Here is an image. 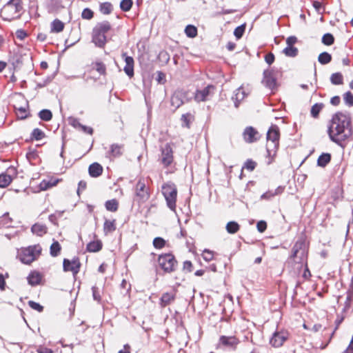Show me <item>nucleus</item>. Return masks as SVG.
Segmentation results:
<instances>
[{
    "instance_id": "1",
    "label": "nucleus",
    "mask_w": 353,
    "mask_h": 353,
    "mask_svg": "<svg viewBox=\"0 0 353 353\" xmlns=\"http://www.w3.org/2000/svg\"><path fill=\"white\" fill-rule=\"evenodd\" d=\"M327 134L332 142L344 148L345 142L352 135L350 117L341 112L335 113L330 120Z\"/></svg>"
},
{
    "instance_id": "2",
    "label": "nucleus",
    "mask_w": 353,
    "mask_h": 353,
    "mask_svg": "<svg viewBox=\"0 0 353 353\" xmlns=\"http://www.w3.org/2000/svg\"><path fill=\"white\" fill-rule=\"evenodd\" d=\"M112 26L108 21L99 23L93 28L92 32V41L97 47L104 48L107 42L106 33Z\"/></svg>"
},
{
    "instance_id": "3",
    "label": "nucleus",
    "mask_w": 353,
    "mask_h": 353,
    "mask_svg": "<svg viewBox=\"0 0 353 353\" xmlns=\"http://www.w3.org/2000/svg\"><path fill=\"white\" fill-rule=\"evenodd\" d=\"M23 10L22 0H10L1 10L4 19L11 21L19 19Z\"/></svg>"
},
{
    "instance_id": "4",
    "label": "nucleus",
    "mask_w": 353,
    "mask_h": 353,
    "mask_svg": "<svg viewBox=\"0 0 353 353\" xmlns=\"http://www.w3.org/2000/svg\"><path fill=\"white\" fill-rule=\"evenodd\" d=\"M307 252L303 238H299L294 243L290 259L296 263H304L307 260Z\"/></svg>"
},
{
    "instance_id": "5",
    "label": "nucleus",
    "mask_w": 353,
    "mask_h": 353,
    "mask_svg": "<svg viewBox=\"0 0 353 353\" xmlns=\"http://www.w3.org/2000/svg\"><path fill=\"white\" fill-rule=\"evenodd\" d=\"M280 132L276 125H272L267 132L266 148L270 155L275 153L279 145Z\"/></svg>"
},
{
    "instance_id": "6",
    "label": "nucleus",
    "mask_w": 353,
    "mask_h": 353,
    "mask_svg": "<svg viewBox=\"0 0 353 353\" xmlns=\"http://www.w3.org/2000/svg\"><path fill=\"white\" fill-rule=\"evenodd\" d=\"M162 194L166 201L168 207L172 211L176 209L177 189L172 183H167L162 185Z\"/></svg>"
},
{
    "instance_id": "7",
    "label": "nucleus",
    "mask_w": 353,
    "mask_h": 353,
    "mask_svg": "<svg viewBox=\"0 0 353 353\" xmlns=\"http://www.w3.org/2000/svg\"><path fill=\"white\" fill-rule=\"evenodd\" d=\"M134 201L141 204L147 201L150 198L149 188L147 186L145 179H139L134 187Z\"/></svg>"
},
{
    "instance_id": "8",
    "label": "nucleus",
    "mask_w": 353,
    "mask_h": 353,
    "mask_svg": "<svg viewBox=\"0 0 353 353\" xmlns=\"http://www.w3.org/2000/svg\"><path fill=\"white\" fill-rule=\"evenodd\" d=\"M41 247L39 245L29 246L21 250L19 258L22 263L30 264L37 259L41 254Z\"/></svg>"
},
{
    "instance_id": "9",
    "label": "nucleus",
    "mask_w": 353,
    "mask_h": 353,
    "mask_svg": "<svg viewBox=\"0 0 353 353\" xmlns=\"http://www.w3.org/2000/svg\"><path fill=\"white\" fill-rule=\"evenodd\" d=\"M159 265L161 268L168 273L174 272L177 265V261L172 254H163L159 255L158 258Z\"/></svg>"
},
{
    "instance_id": "10",
    "label": "nucleus",
    "mask_w": 353,
    "mask_h": 353,
    "mask_svg": "<svg viewBox=\"0 0 353 353\" xmlns=\"http://www.w3.org/2000/svg\"><path fill=\"white\" fill-rule=\"evenodd\" d=\"M289 332L285 329H276L270 339V345L274 347H280L288 339Z\"/></svg>"
},
{
    "instance_id": "11",
    "label": "nucleus",
    "mask_w": 353,
    "mask_h": 353,
    "mask_svg": "<svg viewBox=\"0 0 353 353\" xmlns=\"http://www.w3.org/2000/svg\"><path fill=\"white\" fill-rule=\"evenodd\" d=\"M215 87L208 85L202 90H197L194 94V100L199 103L209 100L214 94Z\"/></svg>"
},
{
    "instance_id": "12",
    "label": "nucleus",
    "mask_w": 353,
    "mask_h": 353,
    "mask_svg": "<svg viewBox=\"0 0 353 353\" xmlns=\"http://www.w3.org/2000/svg\"><path fill=\"white\" fill-rule=\"evenodd\" d=\"M159 161L164 167L169 166L173 162V150L169 144H165L161 148Z\"/></svg>"
},
{
    "instance_id": "13",
    "label": "nucleus",
    "mask_w": 353,
    "mask_h": 353,
    "mask_svg": "<svg viewBox=\"0 0 353 353\" xmlns=\"http://www.w3.org/2000/svg\"><path fill=\"white\" fill-rule=\"evenodd\" d=\"M262 83L270 90H274L276 87V79L273 70H266L263 72Z\"/></svg>"
},
{
    "instance_id": "14",
    "label": "nucleus",
    "mask_w": 353,
    "mask_h": 353,
    "mask_svg": "<svg viewBox=\"0 0 353 353\" xmlns=\"http://www.w3.org/2000/svg\"><path fill=\"white\" fill-rule=\"evenodd\" d=\"M80 262L78 259H74L70 261L65 259L63 262V268L65 272H72L73 274H77L80 270Z\"/></svg>"
},
{
    "instance_id": "15",
    "label": "nucleus",
    "mask_w": 353,
    "mask_h": 353,
    "mask_svg": "<svg viewBox=\"0 0 353 353\" xmlns=\"http://www.w3.org/2000/svg\"><path fill=\"white\" fill-rule=\"evenodd\" d=\"M240 343L239 339L235 336H221L219 340V345H222L225 347H229L234 350L236 349L238 344Z\"/></svg>"
},
{
    "instance_id": "16",
    "label": "nucleus",
    "mask_w": 353,
    "mask_h": 353,
    "mask_svg": "<svg viewBox=\"0 0 353 353\" xmlns=\"http://www.w3.org/2000/svg\"><path fill=\"white\" fill-rule=\"evenodd\" d=\"M243 138L246 142L253 143L259 139V134L256 130L250 126L244 130Z\"/></svg>"
},
{
    "instance_id": "17",
    "label": "nucleus",
    "mask_w": 353,
    "mask_h": 353,
    "mask_svg": "<svg viewBox=\"0 0 353 353\" xmlns=\"http://www.w3.org/2000/svg\"><path fill=\"white\" fill-rule=\"evenodd\" d=\"M185 93L182 90H176L171 97V105L174 109L179 108L184 103Z\"/></svg>"
},
{
    "instance_id": "18",
    "label": "nucleus",
    "mask_w": 353,
    "mask_h": 353,
    "mask_svg": "<svg viewBox=\"0 0 353 353\" xmlns=\"http://www.w3.org/2000/svg\"><path fill=\"white\" fill-rule=\"evenodd\" d=\"M124 58L125 65L123 68L125 73L130 77L134 75V59L132 57L128 56L125 52L122 54Z\"/></svg>"
},
{
    "instance_id": "19",
    "label": "nucleus",
    "mask_w": 353,
    "mask_h": 353,
    "mask_svg": "<svg viewBox=\"0 0 353 353\" xmlns=\"http://www.w3.org/2000/svg\"><path fill=\"white\" fill-rule=\"evenodd\" d=\"M176 294L174 292L163 293L160 299V305L162 307H165L170 305L175 299Z\"/></svg>"
},
{
    "instance_id": "20",
    "label": "nucleus",
    "mask_w": 353,
    "mask_h": 353,
    "mask_svg": "<svg viewBox=\"0 0 353 353\" xmlns=\"http://www.w3.org/2000/svg\"><path fill=\"white\" fill-rule=\"evenodd\" d=\"M285 188L283 186H279L275 190H270L263 193L261 198V199L270 200L276 195L282 194L284 191Z\"/></svg>"
},
{
    "instance_id": "21",
    "label": "nucleus",
    "mask_w": 353,
    "mask_h": 353,
    "mask_svg": "<svg viewBox=\"0 0 353 353\" xmlns=\"http://www.w3.org/2000/svg\"><path fill=\"white\" fill-rule=\"evenodd\" d=\"M41 274L36 271L31 272L27 278L28 283L32 286L39 285L41 281Z\"/></svg>"
},
{
    "instance_id": "22",
    "label": "nucleus",
    "mask_w": 353,
    "mask_h": 353,
    "mask_svg": "<svg viewBox=\"0 0 353 353\" xmlns=\"http://www.w3.org/2000/svg\"><path fill=\"white\" fill-rule=\"evenodd\" d=\"M31 231L34 234L42 236L48 232V228L46 225L37 223L31 228Z\"/></svg>"
},
{
    "instance_id": "23",
    "label": "nucleus",
    "mask_w": 353,
    "mask_h": 353,
    "mask_svg": "<svg viewBox=\"0 0 353 353\" xmlns=\"http://www.w3.org/2000/svg\"><path fill=\"white\" fill-rule=\"evenodd\" d=\"M88 172L92 177H98L102 174L103 168L99 163H93L89 166Z\"/></svg>"
},
{
    "instance_id": "24",
    "label": "nucleus",
    "mask_w": 353,
    "mask_h": 353,
    "mask_svg": "<svg viewBox=\"0 0 353 353\" xmlns=\"http://www.w3.org/2000/svg\"><path fill=\"white\" fill-rule=\"evenodd\" d=\"M65 24L61 20L56 19L50 24L51 32L59 33L64 29Z\"/></svg>"
},
{
    "instance_id": "25",
    "label": "nucleus",
    "mask_w": 353,
    "mask_h": 353,
    "mask_svg": "<svg viewBox=\"0 0 353 353\" xmlns=\"http://www.w3.org/2000/svg\"><path fill=\"white\" fill-rule=\"evenodd\" d=\"M115 220H105L103 224V232L105 235L113 232L116 230Z\"/></svg>"
},
{
    "instance_id": "26",
    "label": "nucleus",
    "mask_w": 353,
    "mask_h": 353,
    "mask_svg": "<svg viewBox=\"0 0 353 353\" xmlns=\"http://www.w3.org/2000/svg\"><path fill=\"white\" fill-rule=\"evenodd\" d=\"M102 243L101 241H93L90 242L86 247V250L90 252H97L101 250Z\"/></svg>"
},
{
    "instance_id": "27",
    "label": "nucleus",
    "mask_w": 353,
    "mask_h": 353,
    "mask_svg": "<svg viewBox=\"0 0 353 353\" xmlns=\"http://www.w3.org/2000/svg\"><path fill=\"white\" fill-rule=\"evenodd\" d=\"M59 182L58 179H49V180H43L40 184L39 188L41 190H46L50 188L55 186Z\"/></svg>"
},
{
    "instance_id": "28",
    "label": "nucleus",
    "mask_w": 353,
    "mask_h": 353,
    "mask_svg": "<svg viewBox=\"0 0 353 353\" xmlns=\"http://www.w3.org/2000/svg\"><path fill=\"white\" fill-rule=\"evenodd\" d=\"M331 160V155L329 153H323L317 160V165L320 167H325Z\"/></svg>"
},
{
    "instance_id": "29",
    "label": "nucleus",
    "mask_w": 353,
    "mask_h": 353,
    "mask_svg": "<svg viewBox=\"0 0 353 353\" xmlns=\"http://www.w3.org/2000/svg\"><path fill=\"white\" fill-rule=\"evenodd\" d=\"M245 96H246V94H245L244 90L243 89V88L241 87L236 90L234 96L232 97L236 101V102H235L236 107H238L239 103L240 101H241L242 100H243V99L245 97Z\"/></svg>"
},
{
    "instance_id": "30",
    "label": "nucleus",
    "mask_w": 353,
    "mask_h": 353,
    "mask_svg": "<svg viewBox=\"0 0 353 353\" xmlns=\"http://www.w3.org/2000/svg\"><path fill=\"white\" fill-rule=\"evenodd\" d=\"M123 152V146L119 144H112L110 146V154L115 158L121 156Z\"/></svg>"
},
{
    "instance_id": "31",
    "label": "nucleus",
    "mask_w": 353,
    "mask_h": 353,
    "mask_svg": "<svg viewBox=\"0 0 353 353\" xmlns=\"http://www.w3.org/2000/svg\"><path fill=\"white\" fill-rule=\"evenodd\" d=\"M105 209L110 212H116L119 208V202L117 199H112L111 200H108L105 203Z\"/></svg>"
},
{
    "instance_id": "32",
    "label": "nucleus",
    "mask_w": 353,
    "mask_h": 353,
    "mask_svg": "<svg viewBox=\"0 0 353 353\" xmlns=\"http://www.w3.org/2000/svg\"><path fill=\"white\" fill-rule=\"evenodd\" d=\"M330 81L333 85H342L343 83V76L341 72H335L331 74Z\"/></svg>"
},
{
    "instance_id": "33",
    "label": "nucleus",
    "mask_w": 353,
    "mask_h": 353,
    "mask_svg": "<svg viewBox=\"0 0 353 353\" xmlns=\"http://www.w3.org/2000/svg\"><path fill=\"white\" fill-rule=\"evenodd\" d=\"M225 228L228 233L235 234L239 230L240 225L236 221H229L227 223Z\"/></svg>"
},
{
    "instance_id": "34",
    "label": "nucleus",
    "mask_w": 353,
    "mask_h": 353,
    "mask_svg": "<svg viewBox=\"0 0 353 353\" xmlns=\"http://www.w3.org/2000/svg\"><path fill=\"white\" fill-rule=\"evenodd\" d=\"M182 126L188 128H190V123L194 120V116L190 113L183 114L181 116Z\"/></svg>"
},
{
    "instance_id": "35",
    "label": "nucleus",
    "mask_w": 353,
    "mask_h": 353,
    "mask_svg": "<svg viewBox=\"0 0 353 353\" xmlns=\"http://www.w3.org/2000/svg\"><path fill=\"white\" fill-rule=\"evenodd\" d=\"M12 178L10 175L2 173L0 174V188H6L12 182Z\"/></svg>"
},
{
    "instance_id": "36",
    "label": "nucleus",
    "mask_w": 353,
    "mask_h": 353,
    "mask_svg": "<svg viewBox=\"0 0 353 353\" xmlns=\"http://www.w3.org/2000/svg\"><path fill=\"white\" fill-rule=\"evenodd\" d=\"M318 61L322 65L327 64L332 61V56L328 52H323L319 55Z\"/></svg>"
},
{
    "instance_id": "37",
    "label": "nucleus",
    "mask_w": 353,
    "mask_h": 353,
    "mask_svg": "<svg viewBox=\"0 0 353 353\" xmlns=\"http://www.w3.org/2000/svg\"><path fill=\"white\" fill-rule=\"evenodd\" d=\"M39 118L45 121H49L52 119V114L50 110L43 109L39 112Z\"/></svg>"
},
{
    "instance_id": "38",
    "label": "nucleus",
    "mask_w": 353,
    "mask_h": 353,
    "mask_svg": "<svg viewBox=\"0 0 353 353\" xmlns=\"http://www.w3.org/2000/svg\"><path fill=\"white\" fill-rule=\"evenodd\" d=\"M112 10V5L110 2H104L100 5V12L103 14H110Z\"/></svg>"
},
{
    "instance_id": "39",
    "label": "nucleus",
    "mask_w": 353,
    "mask_h": 353,
    "mask_svg": "<svg viewBox=\"0 0 353 353\" xmlns=\"http://www.w3.org/2000/svg\"><path fill=\"white\" fill-rule=\"evenodd\" d=\"M12 223V219L9 216L8 213H5L0 218V226L10 228Z\"/></svg>"
},
{
    "instance_id": "40",
    "label": "nucleus",
    "mask_w": 353,
    "mask_h": 353,
    "mask_svg": "<svg viewBox=\"0 0 353 353\" xmlns=\"http://www.w3.org/2000/svg\"><path fill=\"white\" fill-rule=\"evenodd\" d=\"M185 33L187 37L194 38L197 35V29L192 25H188L185 28Z\"/></svg>"
},
{
    "instance_id": "41",
    "label": "nucleus",
    "mask_w": 353,
    "mask_h": 353,
    "mask_svg": "<svg viewBox=\"0 0 353 353\" xmlns=\"http://www.w3.org/2000/svg\"><path fill=\"white\" fill-rule=\"evenodd\" d=\"M94 68L101 74L105 75L106 74V66L101 61H96L93 63Z\"/></svg>"
},
{
    "instance_id": "42",
    "label": "nucleus",
    "mask_w": 353,
    "mask_h": 353,
    "mask_svg": "<svg viewBox=\"0 0 353 353\" xmlns=\"http://www.w3.org/2000/svg\"><path fill=\"white\" fill-rule=\"evenodd\" d=\"M323 108V103H315L314 105H313L312 106L311 111H310L312 117L314 118H317L319 114V112L321 111Z\"/></svg>"
},
{
    "instance_id": "43",
    "label": "nucleus",
    "mask_w": 353,
    "mask_h": 353,
    "mask_svg": "<svg viewBox=\"0 0 353 353\" xmlns=\"http://www.w3.org/2000/svg\"><path fill=\"white\" fill-rule=\"evenodd\" d=\"M283 52L287 57H294L298 54V49L293 46H287Z\"/></svg>"
},
{
    "instance_id": "44",
    "label": "nucleus",
    "mask_w": 353,
    "mask_h": 353,
    "mask_svg": "<svg viewBox=\"0 0 353 353\" xmlns=\"http://www.w3.org/2000/svg\"><path fill=\"white\" fill-rule=\"evenodd\" d=\"M61 245L58 241H54L50 246V254L52 256H57L61 251Z\"/></svg>"
},
{
    "instance_id": "45",
    "label": "nucleus",
    "mask_w": 353,
    "mask_h": 353,
    "mask_svg": "<svg viewBox=\"0 0 353 353\" xmlns=\"http://www.w3.org/2000/svg\"><path fill=\"white\" fill-rule=\"evenodd\" d=\"M17 117L20 119H26L28 117L26 107H15Z\"/></svg>"
},
{
    "instance_id": "46",
    "label": "nucleus",
    "mask_w": 353,
    "mask_h": 353,
    "mask_svg": "<svg viewBox=\"0 0 353 353\" xmlns=\"http://www.w3.org/2000/svg\"><path fill=\"white\" fill-rule=\"evenodd\" d=\"M31 136L32 139L39 141L45 137V133L41 130L35 128L33 130Z\"/></svg>"
},
{
    "instance_id": "47",
    "label": "nucleus",
    "mask_w": 353,
    "mask_h": 353,
    "mask_svg": "<svg viewBox=\"0 0 353 353\" xmlns=\"http://www.w3.org/2000/svg\"><path fill=\"white\" fill-rule=\"evenodd\" d=\"M334 42V38L330 33L325 34L322 37V43L326 46H331Z\"/></svg>"
},
{
    "instance_id": "48",
    "label": "nucleus",
    "mask_w": 353,
    "mask_h": 353,
    "mask_svg": "<svg viewBox=\"0 0 353 353\" xmlns=\"http://www.w3.org/2000/svg\"><path fill=\"white\" fill-rule=\"evenodd\" d=\"M132 0H122L120 3V8L124 12H128L132 8Z\"/></svg>"
},
{
    "instance_id": "49",
    "label": "nucleus",
    "mask_w": 353,
    "mask_h": 353,
    "mask_svg": "<svg viewBox=\"0 0 353 353\" xmlns=\"http://www.w3.org/2000/svg\"><path fill=\"white\" fill-rule=\"evenodd\" d=\"M298 267L297 269L302 268L303 266H305V270L303 273V277L305 279H309L311 276L310 271L309 270L307 265V260L305 261L304 263H297Z\"/></svg>"
},
{
    "instance_id": "50",
    "label": "nucleus",
    "mask_w": 353,
    "mask_h": 353,
    "mask_svg": "<svg viewBox=\"0 0 353 353\" xmlns=\"http://www.w3.org/2000/svg\"><path fill=\"white\" fill-rule=\"evenodd\" d=\"M165 245V241L161 237H156L153 240V245L155 248L161 249Z\"/></svg>"
},
{
    "instance_id": "51",
    "label": "nucleus",
    "mask_w": 353,
    "mask_h": 353,
    "mask_svg": "<svg viewBox=\"0 0 353 353\" xmlns=\"http://www.w3.org/2000/svg\"><path fill=\"white\" fill-rule=\"evenodd\" d=\"M245 30V25H241L234 29V34L237 39L242 37Z\"/></svg>"
},
{
    "instance_id": "52",
    "label": "nucleus",
    "mask_w": 353,
    "mask_h": 353,
    "mask_svg": "<svg viewBox=\"0 0 353 353\" xmlns=\"http://www.w3.org/2000/svg\"><path fill=\"white\" fill-rule=\"evenodd\" d=\"M343 100L346 105L353 106V94L350 91L343 94Z\"/></svg>"
},
{
    "instance_id": "53",
    "label": "nucleus",
    "mask_w": 353,
    "mask_h": 353,
    "mask_svg": "<svg viewBox=\"0 0 353 353\" xmlns=\"http://www.w3.org/2000/svg\"><path fill=\"white\" fill-rule=\"evenodd\" d=\"M94 16V12L90 8H85L81 13V17L84 19L90 20Z\"/></svg>"
},
{
    "instance_id": "54",
    "label": "nucleus",
    "mask_w": 353,
    "mask_h": 353,
    "mask_svg": "<svg viewBox=\"0 0 353 353\" xmlns=\"http://www.w3.org/2000/svg\"><path fill=\"white\" fill-rule=\"evenodd\" d=\"M256 165V162L251 159H248L244 163L243 168L247 169L249 171H252L254 170Z\"/></svg>"
},
{
    "instance_id": "55",
    "label": "nucleus",
    "mask_w": 353,
    "mask_h": 353,
    "mask_svg": "<svg viewBox=\"0 0 353 353\" xmlns=\"http://www.w3.org/2000/svg\"><path fill=\"white\" fill-rule=\"evenodd\" d=\"M213 256V252L209 250H205L202 253V257L205 261H212Z\"/></svg>"
},
{
    "instance_id": "56",
    "label": "nucleus",
    "mask_w": 353,
    "mask_h": 353,
    "mask_svg": "<svg viewBox=\"0 0 353 353\" xmlns=\"http://www.w3.org/2000/svg\"><path fill=\"white\" fill-rule=\"evenodd\" d=\"M70 124L77 130H80L81 126L83 125L80 123L79 120L77 118L71 117L69 119Z\"/></svg>"
},
{
    "instance_id": "57",
    "label": "nucleus",
    "mask_w": 353,
    "mask_h": 353,
    "mask_svg": "<svg viewBox=\"0 0 353 353\" xmlns=\"http://www.w3.org/2000/svg\"><path fill=\"white\" fill-rule=\"evenodd\" d=\"M28 305L33 310H35L39 312H42L43 310V307L39 303H36L33 301H30L28 302Z\"/></svg>"
},
{
    "instance_id": "58",
    "label": "nucleus",
    "mask_w": 353,
    "mask_h": 353,
    "mask_svg": "<svg viewBox=\"0 0 353 353\" xmlns=\"http://www.w3.org/2000/svg\"><path fill=\"white\" fill-rule=\"evenodd\" d=\"M92 296L94 300L99 302L101 301V295L99 290V288L96 286H93L92 288Z\"/></svg>"
},
{
    "instance_id": "59",
    "label": "nucleus",
    "mask_w": 353,
    "mask_h": 353,
    "mask_svg": "<svg viewBox=\"0 0 353 353\" xmlns=\"http://www.w3.org/2000/svg\"><path fill=\"white\" fill-rule=\"evenodd\" d=\"M256 228L259 232H263L267 228V223L264 221H260L257 223Z\"/></svg>"
},
{
    "instance_id": "60",
    "label": "nucleus",
    "mask_w": 353,
    "mask_h": 353,
    "mask_svg": "<svg viewBox=\"0 0 353 353\" xmlns=\"http://www.w3.org/2000/svg\"><path fill=\"white\" fill-rule=\"evenodd\" d=\"M265 61L268 65H271L274 61V55L272 52L268 53L265 56Z\"/></svg>"
},
{
    "instance_id": "61",
    "label": "nucleus",
    "mask_w": 353,
    "mask_h": 353,
    "mask_svg": "<svg viewBox=\"0 0 353 353\" xmlns=\"http://www.w3.org/2000/svg\"><path fill=\"white\" fill-rule=\"evenodd\" d=\"M157 81L159 83H164L165 81V74L163 72H161V71L157 72Z\"/></svg>"
},
{
    "instance_id": "62",
    "label": "nucleus",
    "mask_w": 353,
    "mask_h": 353,
    "mask_svg": "<svg viewBox=\"0 0 353 353\" xmlns=\"http://www.w3.org/2000/svg\"><path fill=\"white\" fill-rule=\"evenodd\" d=\"M183 268L184 270H186L189 272H192V263L190 261H185L183 262Z\"/></svg>"
},
{
    "instance_id": "63",
    "label": "nucleus",
    "mask_w": 353,
    "mask_h": 353,
    "mask_svg": "<svg viewBox=\"0 0 353 353\" xmlns=\"http://www.w3.org/2000/svg\"><path fill=\"white\" fill-rule=\"evenodd\" d=\"M16 36L19 39L23 40L27 37V33L23 30H17L16 32Z\"/></svg>"
},
{
    "instance_id": "64",
    "label": "nucleus",
    "mask_w": 353,
    "mask_h": 353,
    "mask_svg": "<svg viewBox=\"0 0 353 353\" xmlns=\"http://www.w3.org/2000/svg\"><path fill=\"white\" fill-rule=\"evenodd\" d=\"M343 353H353V337L347 349Z\"/></svg>"
}]
</instances>
